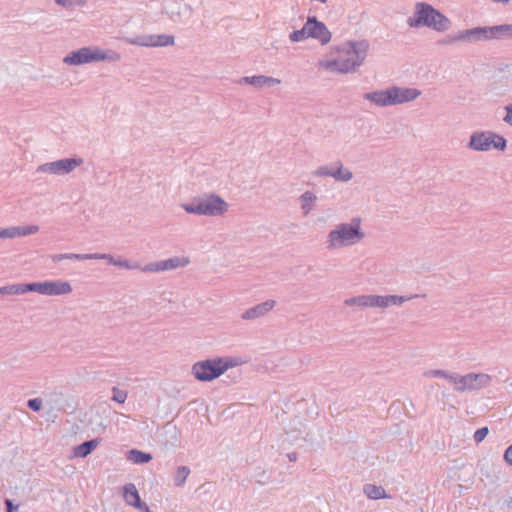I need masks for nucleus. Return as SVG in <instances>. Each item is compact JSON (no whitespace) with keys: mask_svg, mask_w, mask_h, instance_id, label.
<instances>
[{"mask_svg":"<svg viewBox=\"0 0 512 512\" xmlns=\"http://www.w3.org/2000/svg\"><path fill=\"white\" fill-rule=\"evenodd\" d=\"M368 48L366 41H348L338 48L337 57L328 61L325 68L342 74L355 72L363 64Z\"/></svg>","mask_w":512,"mask_h":512,"instance_id":"nucleus-1","label":"nucleus"},{"mask_svg":"<svg viewBox=\"0 0 512 512\" xmlns=\"http://www.w3.org/2000/svg\"><path fill=\"white\" fill-rule=\"evenodd\" d=\"M365 237V233L361 228V219L354 217L349 223H340L332 229L326 240V248L328 250H336L350 247L361 242Z\"/></svg>","mask_w":512,"mask_h":512,"instance_id":"nucleus-2","label":"nucleus"},{"mask_svg":"<svg viewBox=\"0 0 512 512\" xmlns=\"http://www.w3.org/2000/svg\"><path fill=\"white\" fill-rule=\"evenodd\" d=\"M410 28L428 27L438 32L447 31L451 21L439 10L425 2H417L413 16L407 19Z\"/></svg>","mask_w":512,"mask_h":512,"instance_id":"nucleus-3","label":"nucleus"},{"mask_svg":"<svg viewBox=\"0 0 512 512\" xmlns=\"http://www.w3.org/2000/svg\"><path fill=\"white\" fill-rule=\"evenodd\" d=\"M185 212L200 216L217 217L228 211V203L215 193L197 196L189 203L181 205Z\"/></svg>","mask_w":512,"mask_h":512,"instance_id":"nucleus-4","label":"nucleus"},{"mask_svg":"<svg viewBox=\"0 0 512 512\" xmlns=\"http://www.w3.org/2000/svg\"><path fill=\"white\" fill-rule=\"evenodd\" d=\"M241 362L234 357H215L198 361L192 366L193 376L201 382H209L219 378L228 369L238 366Z\"/></svg>","mask_w":512,"mask_h":512,"instance_id":"nucleus-5","label":"nucleus"},{"mask_svg":"<svg viewBox=\"0 0 512 512\" xmlns=\"http://www.w3.org/2000/svg\"><path fill=\"white\" fill-rule=\"evenodd\" d=\"M120 58L119 54L113 51H104L99 47H82L68 53L63 62L71 66H79L98 61H115Z\"/></svg>","mask_w":512,"mask_h":512,"instance_id":"nucleus-6","label":"nucleus"},{"mask_svg":"<svg viewBox=\"0 0 512 512\" xmlns=\"http://www.w3.org/2000/svg\"><path fill=\"white\" fill-rule=\"evenodd\" d=\"M122 40L130 45L141 47H166L174 44V36L168 34H142L133 37H123Z\"/></svg>","mask_w":512,"mask_h":512,"instance_id":"nucleus-7","label":"nucleus"},{"mask_svg":"<svg viewBox=\"0 0 512 512\" xmlns=\"http://www.w3.org/2000/svg\"><path fill=\"white\" fill-rule=\"evenodd\" d=\"M83 163L81 158H63L53 162H47L37 167V173H48L53 175H65L72 172Z\"/></svg>","mask_w":512,"mask_h":512,"instance_id":"nucleus-8","label":"nucleus"},{"mask_svg":"<svg viewBox=\"0 0 512 512\" xmlns=\"http://www.w3.org/2000/svg\"><path fill=\"white\" fill-rule=\"evenodd\" d=\"M190 260L187 257L174 256L169 259L150 262L143 266L141 270L148 273H156L161 271L174 270L177 268H184L189 264Z\"/></svg>","mask_w":512,"mask_h":512,"instance_id":"nucleus-9","label":"nucleus"},{"mask_svg":"<svg viewBox=\"0 0 512 512\" xmlns=\"http://www.w3.org/2000/svg\"><path fill=\"white\" fill-rule=\"evenodd\" d=\"M306 24L308 26V36L318 40L322 45H326L331 40V32L326 25L318 21L315 16L308 17Z\"/></svg>","mask_w":512,"mask_h":512,"instance_id":"nucleus-10","label":"nucleus"},{"mask_svg":"<svg viewBox=\"0 0 512 512\" xmlns=\"http://www.w3.org/2000/svg\"><path fill=\"white\" fill-rule=\"evenodd\" d=\"M417 294L409 295V296H400V295H371V308H387L389 306L395 305L400 306L403 303L410 301L414 298H417Z\"/></svg>","mask_w":512,"mask_h":512,"instance_id":"nucleus-11","label":"nucleus"},{"mask_svg":"<svg viewBox=\"0 0 512 512\" xmlns=\"http://www.w3.org/2000/svg\"><path fill=\"white\" fill-rule=\"evenodd\" d=\"M393 106L411 102L421 95L416 88L390 86Z\"/></svg>","mask_w":512,"mask_h":512,"instance_id":"nucleus-12","label":"nucleus"},{"mask_svg":"<svg viewBox=\"0 0 512 512\" xmlns=\"http://www.w3.org/2000/svg\"><path fill=\"white\" fill-rule=\"evenodd\" d=\"M491 143H493V138H491L490 131L473 132L466 147L474 151H488L491 149Z\"/></svg>","mask_w":512,"mask_h":512,"instance_id":"nucleus-13","label":"nucleus"},{"mask_svg":"<svg viewBox=\"0 0 512 512\" xmlns=\"http://www.w3.org/2000/svg\"><path fill=\"white\" fill-rule=\"evenodd\" d=\"M276 306L275 300H266L262 303H259L241 314V318L243 320H255L260 317L265 316L268 312H270Z\"/></svg>","mask_w":512,"mask_h":512,"instance_id":"nucleus-14","label":"nucleus"},{"mask_svg":"<svg viewBox=\"0 0 512 512\" xmlns=\"http://www.w3.org/2000/svg\"><path fill=\"white\" fill-rule=\"evenodd\" d=\"M363 97H364V99L370 101L377 107L393 106L390 87H388L387 89H384V90H376V91L365 93L363 95Z\"/></svg>","mask_w":512,"mask_h":512,"instance_id":"nucleus-15","label":"nucleus"},{"mask_svg":"<svg viewBox=\"0 0 512 512\" xmlns=\"http://www.w3.org/2000/svg\"><path fill=\"white\" fill-rule=\"evenodd\" d=\"M280 83V79L265 75L245 76L239 80V84H249L256 88H262L264 86L271 87L274 85H279Z\"/></svg>","mask_w":512,"mask_h":512,"instance_id":"nucleus-16","label":"nucleus"},{"mask_svg":"<svg viewBox=\"0 0 512 512\" xmlns=\"http://www.w3.org/2000/svg\"><path fill=\"white\" fill-rule=\"evenodd\" d=\"M71 291L72 287L68 281H46L45 295L60 296L69 294Z\"/></svg>","mask_w":512,"mask_h":512,"instance_id":"nucleus-17","label":"nucleus"},{"mask_svg":"<svg viewBox=\"0 0 512 512\" xmlns=\"http://www.w3.org/2000/svg\"><path fill=\"white\" fill-rule=\"evenodd\" d=\"M123 498L128 505L138 510L145 504L141 501L139 492L133 483H128L123 486Z\"/></svg>","mask_w":512,"mask_h":512,"instance_id":"nucleus-18","label":"nucleus"},{"mask_svg":"<svg viewBox=\"0 0 512 512\" xmlns=\"http://www.w3.org/2000/svg\"><path fill=\"white\" fill-rule=\"evenodd\" d=\"M463 41L468 43L482 42L478 27L459 31L452 37L451 42Z\"/></svg>","mask_w":512,"mask_h":512,"instance_id":"nucleus-19","label":"nucleus"},{"mask_svg":"<svg viewBox=\"0 0 512 512\" xmlns=\"http://www.w3.org/2000/svg\"><path fill=\"white\" fill-rule=\"evenodd\" d=\"M470 391L480 390L490 385L492 377L486 373H469Z\"/></svg>","mask_w":512,"mask_h":512,"instance_id":"nucleus-20","label":"nucleus"},{"mask_svg":"<svg viewBox=\"0 0 512 512\" xmlns=\"http://www.w3.org/2000/svg\"><path fill=\"white\" fill-rule=\"evenodd\" d=\"M99 443H100V439H98V438L84 441L83 443H81L73 448V454L75 457L85 458L89 454H91L94 449L97 448Z\"/></svg>","mask_w":512,"mask_h":512,"instance_id":"nucleus-21","label":"nucleus"},{"mask_svg":"<svg viewBox=\"0 0 512 512\" xmlns=\"http://www.w3.org/2000/svg\"><path fill=\"white\" fill-rule=\"evenodd\" d=\"M363 493L371 500L387 499L391 497L382 486L374 484H365L363 486Z\"/></svg>","mask_w":512,"mask_h":512,"instance_id":"nucleus-22","label":"nucleus"},{"mask_svg":"<svg viewBox=\"0 0 512 512\" xmlns=\"http://www.w3.org/2000/svg\"><path fill=\"white\" fill-rule=\"evenodd\" d=\"M492 40H508L512 38V24L491 26Z\"/></svg>","mask_w":512,"mask_h":512,"instance_id":"nucleus-23","label":"nucleus"},{"mask_svg":"<svg viewBox=\"0 0 512 512\" xmlns=\"http://www.w3.org/2000/svg\"><path fill=\"white\" fill-rule=\"evenodd\" d=\"M301 210L304 216H307L314 209L317 196L312 191H305L299 198Z\"/></svg>","mask_w":512,"mask_h":512,"instance_id":"nucleus-24","label":"nucleus"},{"mask_svg":"<svg viewBox=\"0 0 512 512\" xmlns=\"http://www.w3.org/2000/svg\"><path fill=\"white\" fill-rule=\"evenodd\" d=\"M451 378V384L454 386V390L457 392H465L470 391V380L469 373L466 375H460L458 373H453V377Z\"/></svg>","mask_w":512,"mask_h":512,"instance_id":"nucleus-25","label":"nucleus"},{"mask_svg":"<svg viewBox=\"0 0 512 512\" xmlns=\"http://www.w3.org/2000/svg\"><path fill=\"white\" fill-rule=\"evenodd\" d=\"M128 460L135 464H145L152 460V455L137 449H131L128 452Z\"/></svg>","mask_w":512,"mask_h":512,"instance_id":"nucleus-26","label":"nucleus"},{"mask_svg":"<svg viewBox=\"0 0 512 512\" xmlns=\"http://www.w3.org/2000/svg\"><path fill=\"white\" fill-rule=\"evenodd\" d=\"M67 259L78 260V261L89 260V253H87V254L63 253V254H54L51 256V260L54 263H58L62 260H67Z\"/></svg>","mask_w":512,"mask_h":512,"instance_id":"nucleus-27","label":"nucleus"},{"mask_svg":"<svg viewBox=\"0 0 512 512\" xmlns=\"http://www.w3.org/2000/svg\"><path fill=\"white\" fill-rule=\"evenodd\" d=\"M190 468L188 466H179L176 469L175 475H174V485L176 487H182L188 476L190 475Z\"/></svg>","mask_w":512,"mask_h":512,"instance_id":"nucleus-28","label":"nucleus"},{"mask_svg":"<svg viewBox=\"0 0 512 512\" xmlns=\"http://www.w3.org/2000/svg\"><path fill=\"white\" fill-rule=\"evenodd\" d=\"M25 294L24 283L11 284L0 287V295H22Z\"/></svg>","mask_w":512,"mask_h":512,"instance_id":"nucleus-29","label":"nucleus"},{"mask_svg":"<svg viewBox=\"0 0 512 512\" xmlns=\"http://www.w3.org/2000/svg\"><path fill=\"white\" fill-rule=\"evenodd\" d=\"M15 227V238L26 237L39 232L38 225H25V226H14Z\"/></svg>","mask_w":512,"mask_h":512,"instance_id":"nucleus-30","label":"nucleus"},{"mask_svg":"<svg viewBox=\"0 0 512 512\" xmlns=\"http://www.w3.org/2000/svg\"><path fill=\"white\" fill-rule=\"evenodd\" d=\"M423 376L426 378H443V379L447 380L449 383H451L450 377H453V373H451L447 370H442V369H431V370L425 371L423 373Z\"/></svg>","mask_w":512,"mask_h":512,"instance_id":"nucleus-31","label":"nucleus"},{"mask_svg":"<svg viewBox=\"0 0 512 512\" xmlns=\"http://www.w3.org/2000/svg\"><path fill=\"white\" fill-rule=\"evenodd\" d=\"M353 178V173L348 169L344 168L343 163L338 160V172L335 181L348 182Z\"/></svg>","mask_w":512,"mask_h":512,"instance_id":"nucleus-32","label":"nucleus"},{"mask_svg":"<svg viewBox=\"0 0 512 512\" xmlns=\"http://www.w3.org/2000/svg\"><path fill=\"white\" fill-rule=\"evenodd\" d=\"M308 38H309V36H308V26H307L306 23L304 24V26L301 29L294 30L289 35V39L292 42H301V41H304V40H306Z\"/></svg>","mask_w":512,"mask_h":512,"instance_id":"nucleus-33","label":"nucleus"},{"mask_svg":"<svg viewBox=\"0 0 512 512\" xmlns=\"http://www.w3.org/2000/svg\"><path fill=\"white\" fill-rule=\"evenodd\" d=\"M334 168L335 162L328 165H321L312 172V175L314 177H330Z\"/></svg>","mask_w":512,"mask_h":512,"instance_id":"nucleus-34","label":"nucleus"},{"mask_svg":"<svg viewBox=\"0 0 512 512\" xmlns=\"http://www.w3.org/2000/svg\"><path fill=\"white\" fill-rule=\"evenodd\" d=\"M25 293L27 292H37L39 294L45 295L46 290V281L43 282H33V283H24Z\"/></svg>","mask_w":512,"mask_h":512,"instance_id":"nucleus-35","label":"nucleus"},{"mask_svg":"<svg viewBox=\"0 0 512 512\" xmlns=\"http://www.w3.org/2000/svg\"><path fill=\"white\" fill-rule=\"evenodd\" d=\"M491 138H493V143H491V148L499 149L503 151L507 146V140L496 133L490 132Z\"/></svg>","mask_w":512,"mask_h":512,"instance_id":"nucleus-36","label":"nucleus"},{"mask_svg":"<svg viewBox=\"0 0 512 512\" xmlns=\"http://www.w3.org/2000/svg\"><path fill=\"white\" fill-rule=\"evenodd\" d=\"M89 260H106L109 264L115 266L117 259H115L111 254L89 253Z\"/></svg>","mask_w":512,"mask_h":512,"instance_id":"nucleus-37","label":"nucleus"},{"mask_svg":"<svg viewBox=\"0 0 512 512\" xmlns=\"http://www.w3.org/2000/svg\"><path fill=\"white\" fill-rule=\"evenodd\" d=\"M127 399V392L124 390H121L117 387L112 388V400L116 401L117 403H124Z\"/></svg>","mask_w":512,"mask_h":512,"instance_id":"nucleus-38","label":"nucleus"},{"mask_svg":"<svg viewBox=\"0 0 512 512\" xmlns=\"http://www.w3.org/2000/svg\"><path fill=\"white\" fill-rule=\"evenodd\" d=\"M115 266L127 269V270H134V269H141L142 267L138 263H130L126 259H117Z\"/></svg>","mask_w":512,"mask_h":512,"instance_id":"nucleus-39","label":"nucleus"},{"mask_svg":"<svg viewBox=\"0 0 512 512\" xmlns=\"http://www.w3.org/2000/svg\"><path fill=\"white\" fill-rule=\"evenodd\" d=\"M488 433H489V430L487 427H481L475 431V433L473 435V440L475 441L476 444H479L486 438Z\"/></svg>","mask_w":512,"mask_h":512,"instance_id":"nucleus-40","label":"nucleus"},{"mask_svg":"<svg viewBox=\"0 0 512 512\" xmlns=\"http://www.w3.org/2000/svg\"><path fill=\"white\" fill-rule=\"evenodd\" d=\"M478 31L482 41H492L491 26L478 27Z\"/></svg>","mask_w":512,"mask_h":512,"instance_id":"nucleus-41","label":"nucleus"},{"mask_svg":"<svg viewBox=\"0 0 512 512\" xmlns=\"http://www.w3.org/2000/svg\"><path fill=\"white\" fill-rule=\"evenodd\" d=\"M27 407L34 412H38L42 408L41 398H32L27 401Z\"/></svg>","mask_w":512,"mask_h":512,"instance_id":"nucleus-42","label":"nucleus"},{"mask_svg":"<svg viewBox=\"0 0 512 512\" xmlns=\"http://www.w3.org/2000/svg\"><path fill=\"white\" fill-rule=\"evenodd\" d=\"M0 238L4 239H14L15 238V227H7L0 229Z\"/></svg>","mask_w":512,"mask_h":512,"instance_id":"nucleus-43","label":"nucleus"},{"mask_svg":"<svg viewBox=\"0 0 512 512\" xmlns=\"http://www.w3.org/2000/svg\"><path fill=\"white\" fill-rule=\"evenodd\" d=\"M55 2L65 8H72L76 5H80L81 2L79 0H55Z\"/></svg>","mask_w":512,"mask_h":512,"instance_id":"nucleus-44","label":"nucleus"},{"mask_svg":"<svg viewBox=\"0 0 512 512\" xmlns=\"http://www.w3.org/2000/svg\"><path fill=\"white\" fill-rule=\"evenodd\" d=\"M360 307L371 308V295H359Z\"/></svg>","mask_w":512,"mask_h":512,"instance_id":"nucleus-45","label":"nucleus"},{"mask_svg":"<svg viewBox=\"0 0 512 512\" xmlns=\"http://www.w3.org/2000/svg\"><path fill=\"white\" fill-rule=\"evenodd\" d=\"M505 110H506V115L505 117L503 118V120L509 124L510 126H512V104L510 105H507L505 107Z\"/></svg>","mask_w":512,"mask_h":512,"instance_id":"nucleus-46","label":"nucleus"},{"mask_svg":"<svg viewBox=\"0 0 512 512\" xmlns=\"http://www.w3.org/2000/svg\"><path fill=\"white\" fill-rule=\"evenodd\" d=\"M345 305L346 306H359L360 307V297L359 296H355V297H351V298H347L345 301H344Z\"/></svg>","mask_w":512,"mask_h":512,"instance_id":"nucleus-47","label":"nucleus"},{"mask_svg":"<svg viewBox=\"0 0 512 512\" xmlns=\"http://www.w3.org/2000/svg\"><path fill=\"white\" fill-rule=\"evenodd\" d=\"M504 460L512 466V444L509 445L504 452Z\"/></svg>","mask_w":512,"mask_h":512,"instance_id":"nucleus-48","label":"nucleus"},{"mask_svg":"<svg viewBox=\"0 0 512 512\" xmlns=\"http://www.w3.org/2000/svg\"><path fill=\"white\" fill-rule=\"evenodd\" d=\"M257 483L260 485H265L268 482V477L265 471L260 472L258 475Z\"/></svg>","mask_w":512,"mask_h":512,"instance_id":"nucleus-49","label":"nucleus"},{"mask_svg":"<svg viewBox=\"0 0 512 512\" xmlns=\"http://www.w3.org/2000/svg\"><path fill=\"white\" fill-rule=\"evenodd\" d=\"M5 506H6L7 512H13L14 510L18 509V506H15L13 504L12 500H10V499L5 500Z\"/></svg>","mask_w":512,"mask_h":512,"instance_id":"nucleus-50","label":"nucleus"},{"mask_svg":"<svg viewBox=\"0 0 512 512\" xmlns=\"http://www.w3.org/2000/svg\"><path fill=\"white\" fill-rule=\"evenodd\" d=\"M287 457H288L289 461L295 462L298 458V455L296 452H290L287 454Z\"/></svg>","mask_w":512,"mask_h":512,"instance_id":"nucleus-51","label":"nucleus"},{"mask_svg":"<svg viewBox=\"0 0 512 512\" xmlns=\"http://www.w3.org/2000/svg\"><path fill=\"white\" fill-rule=\"evenodd\" d=\"M337 172H338V161H335V168L333 169L332 175L330 177L336 179Z\"/></svg>","mask_w":512,"mask_h":512,"instance_id":"nucleus-52","label":"nucleus"},{"mask_svg":"<svg viewBox=\"0 0 512 512\" xmlns=\"http://www.w3.org/2000/svg\"><path fill=\"white\" fill-rule=\"evenodd\" d=\"M140 511H143V512H152L149 507L147 506V504L145 503L142 508L139 509Z\"/></svg>","mask_w":512,"mask_h":512,"instance_id":"nucleus-53","label":"nucleus"}]
</instances>
